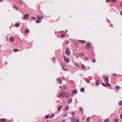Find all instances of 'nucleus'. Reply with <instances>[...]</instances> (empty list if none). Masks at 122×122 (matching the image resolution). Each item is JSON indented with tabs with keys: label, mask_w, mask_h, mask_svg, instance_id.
Listing matches in <instances>:
<instances>
[{
	"label": "nucleus",
	"mask_w": 122,
	"mask_h": 122,
	"mask_svg": "<svg viewBox=\"0 0 122 122\" xmlns=\"http://www.w3.org/2000/svg\"><path fill=\"white\" fill-rule=\"evenodd\" d=\"M66 92H61L59 94L58 97L59 98L62 96L63 97H65L66 95Z\"/></svg>",
	"instance_id": "f257e3e1"
},
{
	"label": "nucleus",
	"mask_w": 122,
	"mask_h": 122,
	"mask_svg": "<svg viewBox=\"0 0 122 122\" xmlns=\"http://www.w3.org/2000/svg\"><path fill=\"white\" fill-rule=\"evenodd\" d=\"M70 49L68 47L66 49L65 53L66 55L68 56L70 54Z\"/></svg>",
	"instance_id": "f03ea898"
},
{
	"label": "nucleus",
	"mask_w": 122,
	"mask_h": 122,
	"mask_svg": "<svg viewBox=\"0 0 122 122\" xmlns=\"http://www.w3.org/2000/svg\"><path fill=\"white\" fill-rule=\"evenodd\" d=\"M102 78L104 81L107 82H108L109 81L108 78L107 76L103 75V76Z\"/></svg>",
	"instance_id": "7ed1b4c3"
},
{
	"label": "nucleus",
	"mask_w": 122,
	"mask_h": 122,
	"mask_svg": "<svg viewBox=\"0 0 122 122\" xmlns=\"http://www.w3.org/2000/svg\"><path fill=\"white\" fill-rule=\"evenodd\" d=\"M91 44L89 42L87 43L86 45V47L87 49L90 48L91 47Z\"/></svg>",
	"instance_id": "20e7f679"
},
{
	"label": "nucleus",
	"mask_w": 122,
	"mask_h": 122,
	"mask_svg": "<svg viewBox=\"0 0 122 122\" xmlns=\"http://www.w3.org/2000/svg\"><path fill=\"white\" fill-rule=\"evenodd\" d=\"M29 15L28 14H25L23 16L24 18L25 19H27L29 17Z\"/></svg>",
	"instance_id": "39448f33"
},
{
	"label": "nucleus",
	"mask_w": 122,
	"mask_h": 122,
	"mask_svg": "<svg viewBox=\"0 0 122 122\" xmlns=\"http://www.w3.org/2000/svg\"><path fill=\"white\" fill-rule=\"evenodd\" d=\"M57 80L60 84H61L62 83V81L61 79L58 78L57 79Z\"/></svg>",
	"instance_id": "423d86ee"
},
{
	"label": "nucleus",
	"mask_w": 122,
	"mask_h": 122,
	"mask_svg": "<svg viewBox=\"0 0 122 122\" xmlns=\"http://www.w3.org/2000/svg\"><path fill=\"white\" fill-rule=\"evenodd\" d=\"M1 122H5L6 121V120L5 119L2 118L0 120Z\"/></svg>",
	"instance_id": "0eeeda50"
},
{
	"label": "nucleus",
	"mask_w": 122,
	"mask_h": 122,
	"mask_svg": "<svg viewBox=\"0 0 122 122\" xmlns=\"http://www.w3.org/2000/svg\"><path fill=\"white\" fill-rule=\"evenodd\" d=\"M63 58L64 61H69V60L68 58H66V57L64 56L63 57Z\"/></svg>",
	"instance_id": "6e6552de"
},
{
	"label": "nucleus",
	"mask_w": 122,
	"mask_h": 122,
	"mask_svg": "<svg viewBox=\"0 0 122 122\" xmlns=\"http://www.w3.org/2000/svg\"><path fill=\"white\" fill-rule=\"evenodd\" d=\"M29 30L28 29H26L25 30L24 33L25 34H27L29 33Z\"/></svg>",
	"instance_id": "1a4fd4ad"
},
{
	"label": "nucleus",
	"mask_w": 122,
	"mask_h": 122,
	"mask_svg": "<svg viewBox=\"0 0 122 122\" xmlns=\"http://www.w3.org/2000/svg\"><path fill=\"white\" fill-rule=\"evenodd\" d=\"M11 41H13L14 40V38L13 37H10L9 39Z\"/></svg>",
	"instance_id": "9d476101"
},
{
	"label": "nucleus",
	"mask_w": 122,
	"mask_h": 122,
	"mask_svg": "<svg viewBox=\"0 0 122 122\" xmlns=\"http://www.w3.org/2000/svg\"><path fill=\"white\" fill-rule=\"evenodd\" d=\"M99 80H97L95 82V84L96 86H98L99 84Z\"/></svg>",
	"instance_id": "9b49d317"
},
{
	"label": "nucleus",
	"mask_w": 122,
	"mask_h": 122,
	"mask_svg": "<svg viewBox=\"0 0 122 122\" xmlns=\"http://www.w3.org/2000/svg\"><path fill=\"white\" fill-rule=\"evenodd\" d=\"M77 91L76 90H73L72 91V93H73L76 94L77 93Z\"/></svg>",
	"instance_id": "f8f14e48"
},
{
	"label": "nucleus",
	"mask_w": 122,
	"mask_h": 122,
	"mask_svg": "<svg viewBox=\"0 0 122 122\" xmlns=\"http://www.w3.org/2000/svg\"><path fill=\"white\" fill-rule=\"evenodd\" d=\"M84 80H85V81H86V82H87V83H90V81L89 80H87V78H85L84 77Z\"/></svg>",
	"instance_id": "ddd939ff"
},
{
	"label": "nucleus",
	"mask_w": 122,
	"mask_h": 122,
	"mask_svg": "<svg viewBox=\"0 0 122 122\" xmlns=\"http://www.w3.org/2000/svg\"><path fill=\"white\" fill-rule=\"evenodd\" d=\"M79 41L80 42L82 43H84L86 42V41L84 40H79Z\"/></svg>",
	"instance_id": "4468645a"
},
{
	"label": "nucleus",
	"mask_w": 122,
	"mask_h": 122,
	"mask_svg": "<svg viewBox=\"0 0 122 122\" xmlns=\"http://www.w3.org/2000/svg\"><path fill=\"white\" fill-rule=\"evenodd\" d=\"M15 26L16 27H18L20 26V24L18 23H16L15 25Z\"/></svg>",
	"instance_id": "2eb2a0df"
},
{
	"label": "nucleus",
	"mask_w": 122,
	"mask_h": 122,
	"mask_svg": "<svg viewBox=\"0 0 122 122\" xmlns=\"http://www.w3.org/2000/svg\"><path fill=\"white\" fill-rule=\"evenodd\" d=\"M109 119L107 118V119H105L104 121V122H109Z\"/></svg>",
	"instance_id": "dca6fc26"
},
{
	"label": "nucleus",
	"mask_w": 122,
	"mask_h": 122,
	"mask_svg": "<svg viewBox=\"0 0 122 122\" xmlns=\"http://www.w3.org/2000/svg\"><path fill=\"white\" fill-rule=\"evenodd\" d=\"M76 119L74 117L72 118L71 119V121L72 122H75Z\"/></svg>",
	"instance_id": "f3484780"
},
{
	"label": "nucleus",
	"mask_w": 122,
	"mask_h": 122,
	"mask_svg": "<svg viewBox=\"0 0 122 122\" xmlns=\"http://www.w3.org/2000/svg\"><path fill=\"white\" fill-rule=\"evenodd\" d=\"M36 23H39L41 22V20H37L36 21Z\"/></svg>",
	"instance_id": "a211bd4d"
},
{
	"label": "nucleus",
	"mask_w": 122,
	"mask_h": 122,
	"mask_svg": "<svg viewBox=\"0 0 122 122\" xmlns=\"http://www.w3.org/2000/svg\"><path fill=\"white\" fill-rule=\"evenodd\" d=\"M66 33H64L61 35L60 36V37L61 38H62L66 35Z\"/></svg>",
	"instance_id": "6ab92c4d"
},
{
	"label": "nucleus",
	"mask_w": 122,
	"mask_h": 122,
	"mask_svg": "<svg viewBox=\"0 0 122 122\" xmlns=\"http://www.w3.org/2000/svg\"><path fill=\"white\" fill-rule=\"evenodd\" d=\"M62 107V105H61L60 107H59L58 109V111H60Z\"/></svg>",
	"instance_id": "aec40b11"
},
{
	"label": "nucleus",
	"mask_w": 122,
	"mask_h": 122,
	"mask_svg": "<svg viewBox=\"0 0 122 122\" xmlns=\"http://www.w3.org/2000/svg\"><path fill=\"white\" fill-rule=\"evenodd\" d=\"M85 90L84 88H81L80 89V91L81 92H83Z\"/></svg>",
	"instance_id": "412c9836"
},
{
	"label": "nucleus",
	"mask_w": 122,
	"mask_h": 122,
	"mask_svg": "<svg viewBox=\"0 0 122 122\" xmlns=\"http://www.w3.org/2000/svg\"><path fill=\"white\" fill-rule=\"evenodd\" d=\"M69 108V106H66V107H65V109H64V110L66 111V110H68Z\"/></svg>",
	"instance_id": "4be33fe9"
},
{
	"label": "nucleus",
	"mask_w": 122,
	"mask_h": 122,
	"mask_svg": "<svg viewBox=\"0 0 122 122\" xmlns=\"http://www.w3.org/2000/svg\"><path fill=\"white\" fill-rule=\"evenodd\" d=\"M119 121V120L118 118H116L114 120L115 122H118Z\"/></svg>",
	"instance_id": "5701e85b"
},
{
	"label": "nucleus",
	"mask_w": 122,
	"mask_h": 122,
	"mask_svg": "<svg viewBox=\"0 0 122 122\" xmlns=\"http://www.w3.org/2000/svg\"><path fill=\"white\" fill-rule=\"evenodd\" d=\"M37 18L38 19H42L43 18V16H41V18H40V17L38 15L37 16Z\"/></svg>",
	"instance_id": "b1692460"
},
{
	"label": "nucleus",
	"mask_w": 122,
	"mask_h": 122,
	"mask_svg": "<svg viewBox=\"0 0 122 122\" xmlns=\"http://www.w3.org/2000/svg\"><path fill=\"white\" fill-rule=\"evenodd\" d=\"M50 116L49 115H48L45 116V118L46 119H47L49 118Z\"/></svg>",
	"instance_id": "393cba45"
},
{
	"label": "nucleus",
	"mask_w": 122,
	"mask_h": 122,
	"mask_svg": "<svg viewBox=\"0 0 122 122\" xmlns=\"http://www.w3.org/2000/svg\"><path fill=\"white\" fill-rule=\"evenodd\" d=\"M18 51V50L17 49H14L13 50V51L14 52H17Z\"/></svg>",
	"instance_id": "a878e982"
},
{
	"label": "nucleus",
	"mask_w": 122,
	"mask_h": 122,
	"mask_svg": "<svg viewBox=\"0 0 122 122\" xmlns=\"http://www.w3.org/2000/svg\"><path fill=\"white\" fill-rule=\"evenodd\" d=\"M106 86L107 85L108 86H110L111 85L108 82H106Z\"/></svg>",
	"instance_id": "bb28decb"
},
{
	"label": "nucleus",
	"mask_w": 122,
	"mask_h": 122,
	"mask_svg": "<svg viewBox=\"0 0 122 122\" xmlns=\"http://www.w3.org/2000/svg\"><path fill=\"white\" fill-rule=\"evenodd\" d=\"M76 56L77 57H79L80 56V54L79 53H76Z\"/></svg>",
	"instance_id": "cd10ccee"
},
{
	"label": "nucleus",
	"mask_w": 122,
	"mask_h": 122,
	"mask_svg": "<svg viewBox=\"0 0 122 122\" xmlns=\"http://www.w3.org/2000/svg\"><path fill=\"white\" fill-rule=\"evenodd\" d=\"M119 105L121 106L122 105V102L121 101L119 102Z\"/></svg>",
	"instance_id": "c85d7f7f"
},
{
	"label": "nucleus",
	"mask_w": 122,
	"mask_h": 122,
	"mask_svg": "<svg viewBox=\"0 0 122 122\" xmlns=\"http://www.w3.org/2000/svg\"><path fill=\"white\" fill-rule=\"evenodd\" d=\"M102 85L104 87H107L106 85L104 83H102Z\"/></svg>",
	"instance_id": "c756f323"
},
{
	"label": "nucleus",
	"mask_w": 122,
	"mask_h": 122,
	"mask_svg": "<svg viewBox=\"0 0 122 122\" xmlns=\"http://www.w3.org/2000/svg\"><path fill=\"white\" fill-rule=\"evenodd\" d=\"M72 102V99H70L69 100L68 102L69 103H71Z\"/></svg>",
	"instance_id": "7c9ffc66"
},
{
	"label": "nucleus",
	"mask_w": 122,
	"mask_h": 122,
	"mask_svg": "<svg viewBox=\"0 0 122 122\" xmlns=\"http://www.w3.org/2000/svg\"><path fill=\"white\" fill-rule=\"evenodd\" d=\"M71 114L72 116H74L75 115V112H73L71 113Z\"/></svg>",
	"instance_id": "2f4dec72"
},
{
	"label": "nucleus",
	"mask_w": 122,
	"mask_h": 122,
	"mask_svg": "<svg viewBox=\"0 0 122 122\" xmlns=\"http://www.w3.org/2000/svg\"><path fill=\"white\" fill-rule=\"evenodd\" d=\"M117 0H111V1L113 2L114 3L116 2L117 1Z\"/></svg>",
	"instance_id": "473e14b6"
},
{
	"label": "nucleus",
	"mask_w": 122,
	"mask_h": 122,
	"mask_svg": "<svg viewBox=\"0 0 122 122\" xmlns=\"http://www.w3.org/2000/svg\"><path fill=\"white\" fill-rule=\"evenodd\" d=\"M86 120L87 121H88V122L90 120V117H88L86 119Z\"/></svg>",
	"instance_id": "72a5a7b5"
},
{
	"label": "nucleus",
	"mask_w": 122,
	"mask_h": 122,
	"mask_svg": "<svg viewBox=\"0 0 122 122\" xmlns=\"http://www.w3.org/2000/svg\"><path fill=\"white\" fill-rule=\"evenodd\" d=\"M80 55L81 56H84L85 55L84 53H81Z\"/></svg>",
	"instance_id": "f704fd0d"
},
{
	"label": "nucleus",
	"mask_w": 122,
	"mask_h": 122,
	"mask_svg": "<svg viewBox=\"0 0 122 122\" xmlns=\"http://www.w3.org/2000/svg\"><path fill=\"white\" fill-rule=\"evenodd\" d=\"M116 87L117 89H119L120 88V87L119 86H116Z\"/></svg>",
	"instance_id": "c9c22d12"
},
{
	"label": "nucleus",
	"mask_w": 122,
	"mask_h": 122,
	"mask_svg": "<svg viewBox=\"0 0 122 122\" xmlns=\"http://www.w3.org/2000/svg\"><path fill=\"white\" fill-rule=\"evenodd\" d=\"M54 114H52L50 116V118H51L54 117Z\"/></svg>",
	"instance_id": "e433bc0d"
},
{
	"label": "nucleus",
	"mask_w": 122,
	"mask_h": 122,
	"mask_svg": "<svg viewBox=\"0 0 122 122\" xmlns=\"http://www.w3.org/2000/svg\"><path fill=\"white\" fill-rule=\"evenodd\" d=\"M55 57H53L52 59V61H55Z\"/></svg>",
	"instance_id": "4c0bfd02"
},
{
	"label": "nucleus",
	"mask_w": 122,
	"mask_h": 122,
	"mask_svg": "<svg viewBox=\"0 0 122 122\" xmlns=\"http://www.w3.org/2000/svg\"><path fill=\"white\" fill-rule=\"evenodd\" d=\"M79 110L80 111H81L82 110V109L81 107H79Z\"/></svg>",
	"instance_id": "58836bf2"
},
{
	"label": "nucleus",
	"mask_w": 122,
	"mask_h": 122,
	"mask_svg": "<svg viewBox=\"0 0 122 122\" xmlns=\"http://www.w3.org/2000/svg\"><path fill=\"white\" fill-rule=\"evenodd\" d=\"M65 65L64 64H62L61 66L62 67H64V66H65Z\"/></svg>",
	"instance_id": "ea45409f"
},
{
	"label": "nucleus",
	"mask_w": 122,
	"mask_h": 122,
	"mask_svg": "<svg viewBox=\"0 0 122 122\" xmlns=\"http://www.w3.org/2000/svg\"><path fill=\"white\" fill-rule=\"evenodd\" d=\"M82 68L83 69L85 67V66H84L83 64H82Z\"/></svg>",
	"instance_id": "a19ab883"
},
{
	"label": "nucleus",
	"mask_w": 122,
	"mask_h": 122,
	"mask_svg": "<svg viewBox=\"0 0 122 122\" xmlns=\"http://www.w3.org/2000/svg\"><path fill=\"white\" fill-rule=\"evenodd\" d=\"M111 1V0H106V2L107 3H109Z\"/></svg>",
	"instance_id": "79ce46f5"
},
{
	"label": "nucleus",
	"mask_w": 122,
	"mask_h": 122,
	"mask_svg": "<svg viewBox=\"0 0 122 122\" xmlns=\"http://www.w3.org/2000/svg\"><path fill=\"white\" fill-rule=\"evenodd\" d=\"M79 119H77L76 121V122H79Z\"/></svg>",
	"instance_id": "37998d69"
},
{
	"label": "nucleus",
	"mask_w": 122,
	"mask_h": 122,
	"mask_svg": "<svg viewBox=\"0 0 122 122\" xmlns=\"http://www.w3.org/2000/svg\"><path fill=\"white\" fill-rule=\"evenodd\" d=\"M117 75V74L115 73L113 74V76H115Z\"/></svg>",
	"instance_id": "c03bdc74"
},
{
	"label": "nucleus",
	"mask_w": 122,
	"mask_h": 122,
	"mask_svg": "<svg viewBox=\"0 0 122 122\" xmlns=\"http://www.w3.org/2000/svg\"><path fill=\"white\" fill-rule=\"evenodd\" d=\"M14 7L15 8L18 9L19 10V9L17 8V7L16 6L14 5Z\"/></svg>",
	"instance_id": "a18cd8bd"
},
{
	"label": "nucleus",
	"mask_w": 122,
	"mask_h": 122,
	"mask_svg": "<svg viewBox=\"0 0 122 122\" xmlns=\"http://www.w3.org/2000/svg\"><path fill=\"white\" fill-rule=\"evenodd\" d=\"M120 118L122 120V114H121L120 115Z\"/></svg>",
	"instance_id": "49530a36"
},
{
	"label": "nucleus",
	"mask_w": 122,
	"mask_h": 122,
	"mask_svg": "<svg viewBox=\"0 0 122 122\" xmlns=\"http://www.w3.org/2000/svg\"><path fill=\"white\" fill-rule=\"evenodd\" d=\"M69 93H67V95H66V97H67H67H68L69 96H68V95H69Z\"/></svg>",
	"instance_id": "de8ad7c7"
},
{
	"label": "nucleus",
	"mask_w": 122,
	"mask_h": 122,
	"mask_svg": "<svg viewBox=\"0 0 122 122\" xmlns=\"http://www.w3.org/2000/svg\"><path fill=\"white\" fill-rule=\"evenodd\" d=\"M62 68L64 70H67V69H66L64 67H62Z\"/></svg>",
	"instance_id": "09e8293b"
},
{
	"label": "nucleus",
	"mask_w": 122,
	"mask_h": 122,
	"mask_svg": "<svg viewBox=\"0 0 122 122\" xmlns=\"http://www.w3.org/2000/svg\"><path fill=\"white\" fill-rule=\"evenodd\" d=\"M67 113H66L64 115V117H65L67 115Z\"/></svg>",
	"instance_id": "8fccbe9b"
},
{
	"label": "nucleus",
	"mask_w": 122,
	"mask_h": 122,
	"mask_svg": "<svg viewBox=\"0 0 122 122\" xmlns=\"http://www.w3.org/2000/svg\"><path fill=\"white\" fill-rule=\"evenodd\" d=\"M31 18L33 20L35 19V18L34 17L32 16Z\"/></svg>",
	"instance_id": "3c124183"
},
{
	"label": "nucleus",
	"mask_w": 122,
	"mask_h": 122,
	"mask_svg": "<svg viewBox=\"0 0 122 122\" xmlns=\"http://www.w3.org/2000/svg\"><path fill=\"white\" fill-rule=\"evenodd\" d=\"M70 82L71 83H73V80H71L70 81Z\"/></svg>",
	"instance_id": "603ef678"
},
{
	"label": "nucleus",
	"mask_w": 122,
	"mask_h": 122,
	"mask_svg": "<svg viewBox=\"0 0 122 122\" xmlns=\"http://www.w3.org/2000/svg\"><path fill=\"white\" fill-rule=\"evenodd\" d=\"M62 79L64 80H65V77H62Z\"/></svg>",
	"instance_id": "864d4df0"
},
{
	"label": "nucleus",
	"mask_w": 122,
	"mask_h": 122,
	"mask_svg": "<svg viewBox=\"0 0 122 122\" xmlns=\"http://www.w3.org/2000/svg\"><path fill=\"white\" fill-rule=\"evenodd\" d=\"M69 42V41H66V43L67 44H68Z\"/></svg>",
	"instance_id": "5fc2aeb1"
},
{
	"label": "nucleus",
	"mask_w": 122,
	"mask_h": 122,
	"mask_svg": "<svg viewBox=\"0 0 122 122\" xmlns=\"http://www.w3.org/2000/svg\"><path fill=\"white\" fill-rule=\"evenodd\" d=\"M85 59H86L87 60H88V57H85Z\"/></svg>",
	"instance_id": "6e6d98bb"
},
{
	"label": "nucleus",
	"mask_w": 122,
	"mask_h": 122,
	"mask_svg": "<svg viewBox=\"0 0 122 122\" xmlns=\"http://www.w3.org/2000/svg\"><path fill=\"white\" fill-rule=\"evenodd\" d=\"M76 46L77 47H78L79 46L78 44V43H76Z\"/></svg>",
	"instance_id": "4d7b16f0"
},
{
	"label": "nucleus",
	"mask_w": 122,
	"mask_h": 122,
	"mask_svg": "<svg viewBox=\"0 0 122 122\" xmlns=\"http://www.w3.org/2000/svg\"><path fill=\"white\" fill-rule=\"evenodd\" d=\"M63 31H60V33H62L63 32Z\"/></svg>",
	"instance_id": "13d9d810"
},
{
	"label": "nucleus",
	"mask_w": 122,
	"mask_h": 122,
	"mask_svg": "<svg viewBox=\"0 0 122 122\" xmlns=\"http://www.w3.org/2000/svg\"><path fill=\"white\" fill-rule=\"evenodd\" d=\"M120 5L122 6V1L120 2Z\"/></svg>",
	"instance_id": "bf43d9fd"
},
{
	"label": "nucleus",
	"mask_w": 122,
	"mask_h": 122,
	"mask_svg": "<svg viewBox=\"0 0 122 122\" xmlns=\"http://www.w3.org/2000/svg\"><path fill=\"white\" fill-rule=\"evenodd\" d=\"M7 64V62H6L5 63V65H6Z\"/></svg>",
	"instance_id": "052dcab7"
},
{
	"label": "nucleus",
	"mask_w": 122,
	"mask_h": 122,
	"mask_svg": "<svg viewBox=\"0 0 122 122\" xmlns=\"http://www.w3.org/2000/svg\"><path fill=\"white\" fill-rule=\"evenodd\" d=\"M20 1V5H22L23 3H21L20 2V1Z\"/></svg>",
	"instance_id": "680f3d73"
},
{
	"label": "nucleus",
	"mask_w": 122,
	"mask_h": 122,
	"mask_svg": "<svg viewBox=\"0 0 122 122\" xmlns=\"http://www.w3.org/2000/svg\"><path fill=\"white\" fill-rule=\"evenodd\" d=\"M120 14L122 15V11L120 12Z\"/></svg>",
	"instance_id": "e2e57ef3"
},
{
	"label": "nucleus",
	"mask_w": 122,
	"mask_h": 122,
	"mask_svg": "<svg viewBox=\"0 0 122 122\" xmlns=\"http://www.w3.org/2000/svg\"><path fill=\"white\" fill-rule=\"evenodd\" d=\"M92 61H96V60H95V59H93L92 60Z\"/></svg>",
	"instance_id": "0e129e2a"
},
{
	"label": "nucleus",
	"mask_w": 122,
	"mask_h": 122,
	"mask_svg": "<svg viewBox=\"0 0 122 122\" xmlns=\"http://www.w3.org/2000/svg\"><path fill=\"white\" fill-rule=\"evenodd\" d=\"M83 75V74H80V76H82Z\"/></svg>",
	"instance_id": "69168bd1"
},
{
	"label": "nucleus",
	"mask_w": 122,
	"mask_h": 122,
	"mask_svg": "<svg viewBox=\"0 0 122 122\" xmlns=\"http://www.w3.org/2000/svg\"><path fill=\"white\" fill-rule=\"evenodd\" d=\"M3 1L2 0H0V2H2Z\"/></svg>",
	"instance_id": "338daca9"
},
{
	"label": "nucleus",
	"mask_w": 122,
	"mask_h": 122,
	"mask_svg": "<svg viewBox=\"0 0 122 122\" xmlns=\"http://www.w3.org/2000/svg\"><path fill=\"white\" fill-rule=\"evenodd\" d=\"M64 120H63L62 121V122H64Z\"/></svg>",
	"instance_id": "774afa93"
}]
</instances>
